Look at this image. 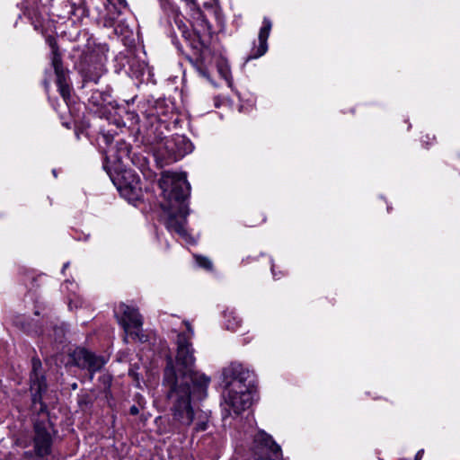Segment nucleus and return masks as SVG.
<instances>
[{
	"mask_svg": "<svg viewBox=\"0 0 460 460\" xmlns=\"http://www.w3.org/2000/svg\"><path fill=\"white\" fill-rule=\"evenodd\" d=\"M148 141L153 146L152 150L160 167L177 162L193 149L192 143L182 135L164 137L159 133L154 139L149 137Z\"/></svg>",
	"mask_w": 460,
	"mask_h": 460,
	"instance_id": "obj_5",
	"label": "nucleus"
},
{
	"mask_svg": "<svg viewBox=\"0 0 460 460\" xmlns=\"http://www.w3.org/2000/svg\"><path fill=\"white\" fill-rule=\"evenodd\" d=\"M159 186L164 198L161 208L167 214L166 228L187 239L189 234L185 225L189 211L185 201L190 194V186L186 173L164 172L159 180Z\"/></svg>",
	"mask_w": 460,
	"mask_h": 460,
	"instance_id": "obj_3",
	"label": "nucleus"
},
{
	"mask_svg": "<svg viewBox=\"0 0 460 460\" xmlns=\"http://www.w3.org/2000/svg\"><path fill=\"white\" fill-rule=\"evenodd\" d=\"M118 149L117 159L121 161L124 157H128L130 153V146L124 141H117L116 144Z\"/></svg>",
	"mask_w": 460,
	"mask_h": 460,
	"instance_id": "obj_19",
	"label": "nucleus"
},
{
	"mask_svg": "<svg viewBox=\"0 0 460 460\" xmlns=\"http://www.w3.org/2000/svg\"><path fill=\"white\" fill-rule=\"evenodd\" d=\"M196 261H197V263L199 264V266H200L204 269H207V270L212 269V262L209 259H208L206 257H202V256H198Z\"/></svg>",
	"mask_w": 460,
	"mask_h": 460,
	"instance_id": "obj_24",
	"label": "nucleus"
},
{
	"mask_svg": "<svg viewBox=\"0 0 460 460\" xmlns=\"http://www.w3.org/2000/svg\"><path fill=\"white\" fill-rule=\"evenodd\" d=\"M224 317L226 329L234 332L241 326L242 319L235 312H226Z\"/></svg>",
	"mask_w": 460,
	"mask_h": 460,
	"instance_id": "obj_17",
	"label": "nucleus"
},
{
	"mask_svg": "<svg viewBox=\"0 0 460 460\" xmlns=\"http://www.w3.org/2000/svg\"><path fill=\"white\" fill-rule=\"evenodd\" d=\"M130 413L132 415H137L138 413V409L137 406L133 405L130 407Z\"/></svg>",
	"mask_w": 460,
	"mask_h": 460,
	"instance_id": "obj_26",
	"label": "nucleus"
},
{
	"mask_svg": "<svg viewBox=\"0 0 460 460\" xmlns=\"http://www.w3.org/2000/svg\"><path fill=\"white\" fill-rule=\"evenodd\" d=\"M89 102L96 107H102L106 104L111 103V95L109 90L100 91L94 90L93 91Z\"/></svg>",
	"mask_w": 460,
	"mask_h": 460,
	"instance_id": "obj_14",
	"label": "nucleus"
},
{
	"mask_svg": "<svg viewBox=\"0 0 460 460\" xmlns=\"http://www.w3.org/2000/svg\"><path fill=\"white\" fill-rule=\"evenodd\" d=\"M423 453L424 451L422 449L418 451V453L415 456V460H421Z\"/></svg>",
	"mask_w": 460,
	"mask_h": 460,
	"instance_id": "obj_27",
	"label": "nucleus"
},
{
	"mask_svg": "<svg viewBox=\"0 0 460 460\" xmlns=\"http://www.w3.org/2000/svg\"><path fill=\"white\" fill-rule=\"evenodd\" d=\"M186 332H180L176 340V356L166 358L163 386L171 414V426L178 433H183L193 425L198 433L208 429L209 415L198 404L207 397L210 378L195 370L196 358L191 339L194 331L185 322Z\"/></svg>",
	"mask_w": 460,
	"mask_h": 460,
	"instance_id": "obj_1",
	"label": "nucleus"
},
{
	"mask_svg": "<svg viewBox=\"0 0 460 460\" xmlns=\"http://www.w3.org/2000/svg\"><path fill=\"white\" fill-rule=\"evenodd\" d=\"M30 385L31 410L41 419L34 420L32 449L24 451L22 456L26 460H48L47 457L52 451L53 429L48 418L47 405L42 402V394L47 390V383L42 372V364L38 358L31 359Z\"/></svg>",
	"mask_w": 460,
	"mask_h": 460,
	"instance_id": "obj_2",
	"label": "nucleus"
},
{
	"mask_svg": "<svg viewBox=\"0 0 460 460\" xmlns=\"http://www.w3.org/2000/svg\"><path fill=\"white\" fill-rule=\"evenodd\" d=\"M68 265H69L68 262L65 263L64 266H63L62 271H64L66 269H67Z\"/></svg>",
	"mask_w": 460,
	"mask_h": 460,
	"instance_id": "obj_29",
	"label": "nucleus"
},
{
	"mask_svg": "<svg viewBox=\"0 0 460 460\" xmlns=\"http://www.w3.org/2000/svg\"><path fill=\"white\" fill-rule=\"evenodd\" d=\"M178 30L185 41H189L191 31L181 20H175Z\"/></svg>",
	"mask_w": 460,
	"mask_h": 460,
	"instance_id": "obj_21",
	"label": "nucleus"
},
{
	"mask_svg": "<svg viewBox=\"0 0 460 460\" xmlns=\"http://www.w3.org/2000/svg\"><path fill=\"white\" fill-rule=\"evenodd\" d=\"M222 383L227 389L225 395V410L227 415H238L252 404L255 378L252 372L239 363H232L224 368Z\"/></svg>",
	"mask_w": 460,
	"mask_h": 460,
	"instance_id": "obj_4",
	"label": "nucleus"
},
{
	"mask_svg": "<svg viewBox=\"0 0 460 460\" xmlns=\"http://www.w3.org/2000/svg\"><path fill=\"white\" fill-rule=\"evenodd\" d=\"M271 27H272L271 21L269 18L264 17L263 22H262V26L260 29L259 35H258L259 45H258V47L254 48L252 50L251 55L247 58V61L253 59V58H258L263 56L267 52V49H268L267 41H268V39L270 36V32L271 31Z\"/></svg>",
	"mask_w": 460,
	"mask_h": 460,
	"instance_id": "obj_12",
	"label": "nucleus"
},
{
	"mask_svg": "<svg viewBox=\"0 0 460 460\" xmlns=\"http://www.w3.org/2000/svg\"><path fill=\"white\" fill-rule=\"evenodd\" d=\"M66 5L70 9L69 14L72 16H75L78 19L89 15V9L86 6L85 0H80V2L77 4L67 1Z\"/></svg>",
	"mask_w": 460,
	"mask_h": 460,
	"instance_id": "obj_16",
	"label": "nucleus"
},
{
	"mask_svg": "<svg viewBox=\"0 0 460 460\" xmlns=\"http://www.w3.org/2000/svg\"><path fill=\"white\" fill-rule=\"evenodd\" d=\"M117 310L122 314V317L119 322L122 326L125 333H128V330L131 328H142L143 319L137 308L129 306L124 303H120Z\"/></svg>",
	"mask_w": 460,
	"mask_h": 460,
	"instance_id": "obj_10",
	"label": "nucleus"
},
{
	"mask_svg": "<svg viewBox=\"0 0 460 460\" xmlns=\"http://www.w3.org/2000/svg\"><path fill=\"white\" fill-rule=\"evenodd\" d=\"M120 195L129 202L137 201L142 197V187L117 186Z\"/></svg>",
	"mask_w": 460,
	"mask_h": 460,
	"instance_id": "obj_15",
	"label": "nucleus"
},
{
	"mask_svg": "<svg viewBox=\"0 0 460 460\" xmlns=\"http://www.w3.org/2000/svg\"><path fill=\"white\" fill-rule=\"evenodd\" d=\"M113 135L111 133H110L109 131L107 132H101L100 133V136L98 137V141L100 143H104V145L107 146L108 148V152L113 150V146H111L112 144V141H113Z\"/></svg>",
	"mask_w": 460,
	"mask_h": 460,
	"instance_id": "obj_20",
	"label": "nucleus"
},
{
	"mask_svg": "<svg viewBox=\"0 0 460 460\" xmlns=\"http://www.w3.org/2000/svg\"><path fill=\"white\" fill-rule=\"evenodd\" d=\"M181 1L185 3L186 6L190 9V11H191L193 13H200V8L196 0H181Z\"/></svg>",
	"mask_w": 460,
	"mask_h": 460,
	"instance_id": "obj_25",
	"label": "nucleus"
},
{
	"mask_svg": "<svg viewBox=\"0 0 460 460\" xmlns=\"http://www.w3.org/2000/svg\"><path fill=\"white\" fill-rule=\"evenodd\" d=\"M74 359L76 366L86 368L91 373V379H93V374L100 371L107 362L104 357L97 356L85 349H77L75 352Z\"/></svg>",
	"mask_w": 460,
	"mask_h": 460,
	"instance_id": "obj_9",
	"label": "nucleus"
},
{
	"mask_svg": "<svg viewBox=\"0 0 460 460\" xmlns=\"http://www.w3.org/2000/svg\"><path fill=\"white\" fill-rule=\"evenodd\" d=\"M172 42L173 44L176 46V48L178 49L179 51L182 52V48L181 46L179 44V42L173 38L172 39Z\"/></svg>",
	"mask_w": 460,
	"mask_h": 460,
	"instance_id": "obj_28",
	"label": "nucleus"
},
{
	"mask_svg": "<svg viewBox=\"0 0 460 460\" xmlns=\"http://www.w3.org/2000/svg\"><path fill=\"white\" fill-rule=\"evenodd\" d=\"M106 58L95 53L84 57L79 66V72L84 82L97 84L102 75L105 73Z\"/></svg>",
	"mask_w": 460,
	"mask_h": 460,
	"instance_id": "obj_7",
	"label": "nucleus"
},
{
	"mask_svg": "<svg viewBox=\"0 0 460 460\" xmlns=\"http://www.w3.org/2000/svg\"><path fill=\"white\" fill-rule=\"evenodd\" d=\"M128 336H130L132 339L134 340H137L141 342L143 341H146V335H144L142 332H141V328H138V329H136V331H133V332H130L128 330V333H125V338H124V341L127 342L128 341Z\"/></svg>",
	"mask_w": 460,
	"mask_h": 460,
	"instance_id": "obj_22",
	"label": "nucleus"
},
{
	"mask_svg": "<svg viewBox=\"0 0 460 460\" xmlns=\"http://www.w3.org/2000/svg\"><path fill=\"white\" fill-rule=\"evenodd\" d=\"M194 51L195 59L186 56L187 59L197 68L198 72L204 77H208V71L202 66L204 62L203 44L196 35H190L189 41H185Z\"/></svg>",
	"mask_w": 460,
	"mask_h": 460,
	"instance_id": "obj_11",
	"label": "nucleus"
},
{
	"mask_svg": "<svg viewBox=\"0 0 460 460\" xmlns=\"http://www.w3.org/2000/svg\"><path fill=\"white\" fill-rule=\"evenodd\" d=\"M107 14L103 17V25L112 27L114 22L122 13V11L128 7L126 0H107Z\"/></svg>",
	"mask_w": 460,
	"mask_h": 460,
	"instance_id": "obj_13",
	"label": "nucleus"
},
{
	"mask_svg": "<svg viewBox=\"0 0 460 460\" xmlns=\"http://www.w3.org/2000/svg\"><path fill=\"white\" fill-rule=\"evenodd\" d=\"M252 451L255 460H281L282 458L280 447L264 430H259L253 436Z\"/></svg>",
	"mask_w": 460,
	"mask_h": 460,
	"instance_id": "obj_6",
	"label": "nucleus"
},
{
	"mask_svg": "<svg viewBox=\"0 0 460 460\" xmlns=\"http://www.w3.org/2000/svg\"><path fill=\"white\" fill-rule=\"evenodd\" d=\"M118 186L141 187V183L138 176H137L134 172L131 171H125Z\"/></svg>",
	"mask_w": 460,
	"mask_h": 460,
	"instance_id": "obj_18",
	"label": "nucleus"
},
{
	"mask_svg": "<svg viewBox=\"0 0 460 460\" xmlns=\"http://www.w3.org/2000/svg\"><path fill=\"white\" fill-rule=\"evenodd\" d=\"M65 328L64 326H54L53 327V340L55 342L61 343L65 337Z\"/></svg>",
	"mask_w": 460,
	"mask_h": 460,
	"instance_id": "obj_23",
	"label": "nucleus"
},
{
	"mask_svg": "<svg viewBox=\"0 0 460 460\" xmlns=\"http://www.w3.org/2000/svg\"><path fill=\"white\" fill-rule=\"evenodd\" d=\"M51 64L56 75V84L58 85V92L65 102L67 104V102L71 97V88L68 84V71L64 68L61 56L55 45H52Z\"/></svg>",
	"mask_w": 460,
	"mask_h": 460,
	"instance_id": "obj_8",
	"label": "nucleus"
}]
</instances>
